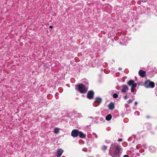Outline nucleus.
<instances>
[{
    "mask_svg": "<svg viewBox=\"0 0 157 157\" xmlns=\"http://www.w3.org/2000/svg\"><path fill=\"white\" fill-rule=\"evenodd\" d=\"M114 149H111L110 150V153L113 157H120V152L122 149L120 146L118 145H112Z\"/></svg>",
    "mask_w": 157,
    "mask_h": 157,
    "instance_id": "f257e3e1",
    "label": "nucleus"
},
{
    "mask_svg": "<svg viewBox=\"0 0 157 157\" xmlns=\"http://www.w3.org/2000/svg\"><path fill=\"white\" fill-rule=\"evenodd\" d=\"M78 90L81 94L86 93L88 90V89L83 84L81 83L77 85Z\"/></svg>",
    "mask_w": 157,
    "mask_h": 157,
    "instance_id": "f03ea898",
    "label": "nucleus"
},
{
    "mask_svg": "<svg viewBox=\"0 0 157 157\" xmlns=\"http://www.w3.org/2000/svg\"><path fill=\"white\" fill-rule=\"evenodd\" d=\"M144 86L146 88H153L155 87V84L154 82L149 80H146L144 84Z\"/></svg>",
    "mask_w": 157,
    "mask_h": 157,
    "instance_id": "7ed1b4c3",
    "label": "nucleus"
},
{
    "mask_svg": "<svg viewBox=\"0 0 157 157\" xmlns=\"http://www.w3.org/2000/svg\"><path fill=\"white\" fill-rule=\"evenodd\" d=\"M79 131L75 129L73 130L71 132V135L73 137H76L79 135Z\"/></svg>",
    "mask_w": 157,
    "mask_h": 157,
    "instance_id": "20e7f679",
    "label": "nucleus"
},
{
    "mask_svg": "<svg viewBox=\"0 0 157 157\" xmlns=\"http://www.w3.org/2000/svg\"><path fill=\"white\" fill-rule=\"evenodd\" d=\"M94 93L92 90H90L87 93V97L89 99H92L93 98Z\"/></svg>",
    "mask_w": 157,
    "mask_h": 157,
    "instance_id": "39448f33",
    "label": "nucleus"
},
{
    "mask_svg": "<svg viewBox=\"0 0 157 157\" xmlns=\"http://www.w3.org/2000/svg\"><path fill=\"white\" fill-rule=\"evenodd\" d=\"M63 152V150L61 149H58L57 151V156L58 157H60Z\"/></svg>",
    "mask_w": 157,
    "mask_h": 157,
    "instance_id": "423d86ee",
    "label": "nucleus"
},
{
    "mask_svg": "<svg viewBox=\"0 0 157 157\" xmlns=\"http://www.w3.org/2000/svg\"><path fill=\"white\" fill-rule=\"evenodd\" d=\"M146 74V71L143 70H140L139 71V74L141 77H144L145 76Z\"/></svg>",
    "mask_w": 157,
    "mask_h": 157,
    "instance_id": "0eeeda50",
    "label": "nucleus"
},
{
    "mask_svg": "<svg viewBox=\"0 0 157 157\" xmlns=\"http://www.w3.org/2000/svg\"><path fill=\"white\" fill-rule=\"evenodd\" d=\"M128 90V88L127 86L123 85L122 86V88L121 90V91L122 93H125Z\"/></svg>",
    "mask_w": 157,
    "mask_h": 157,
    "instance_id": "6e6552de",
    "label": "nucleus"
},
{
    "mask_svg": "<svg viewBox=\"0 0 157 157\" xmlns=\"http://www.w3.org/2000/svg\"><path fill=\"white\" fill-rule=\"evenodd\" d=\"M115 107L114 104L111 102L108 105V108L109 110H113L114 109Z\"/></svg>",
    "mask_w": 157,
    "mask_h": 157,
    "instance_id": "1a4fd4ad",
    "label": "nucleus"
},
{
    "mask_svg": "<svg viewBox=\"0 0 157 157\" xmlns=\"http://www.w3.org/2000/svg\"><path fill=\"white\" fill-rule=\"evenodd\" d=\"M78 136L81 138H84L86 137V135L85 134H84L82 132L79 131Z\"/></svg>",
    "mask_w": 157,
    "mask_h": 157,
    "instance_id": "9d476101",
    "label": "nucleus"
},
{
    "mask_svg": "<svg viewBox=\"0 0 157 157\" xmlns=\"http://www.w3.org/2000/svg\"><path fill=\"white\" fill-rule=\"evenodd\" d=\"M134 81L133 80H130L128 82V84L130 86H132L134 83Z\"/></svg>",
    "mask_w": 157,
    "mask_h": 157,
    "instance_id": "9b49d317",
    "label": "nucleus"
},
{
    "mask_svg": "<svg viewBox=\"0 0 157 157\" xmlns=\"http://www.w3.org/2000/svg\"><path fill=\"white\" fill-rule=\"evenodd\" d=\"M111 118L112 116L110 114L107 115L105 117L106 120L108 121L110 120L111 119Z\"/></svg>",
    "mask_w": 157,
    "mask_h": 157,
    "instance_id": "f8f14e48",
    "label": "nucleus"
},
{
    "mask_svg": "<svg viewBox=\"0 0 157 157\" xmlns=\"http://www.w3.org/2000/svg\"><path fill=\"white\" fill-rule=\"evenodd\" d=\"M102 101L101 99L99 97H97L96 98L95 101L98 103H100Z\"/></svg>",
    "mask_w": 157,
    "mask_h": 157,
    "instance_id": "ddd939ff",
    "label": "nucleus"
},
{
    "mask_svg": "<svg viewBox=\"0 0 157 157\" xmlns=\"http://www.w3.org/2000/svg\"><path fill=\"white\" fill-rule=\"evenodd\" d=\"M107 147L105 145H103L101 147V149L102 151H105L107 149Z\"/></svg>",
    "mask_w": 157,
    "mask_h": 157,
    "instance_id": "4468645a",
    "label": "nucleus"
},
{
    "mask_svg": "<svg viewBox=\"0 0 157 157\" xmlns=\"http://www.w3.org/2000/svg\"><path fill=\"white\" fill-rule=\"evenodd\" d=\"M54 132L55 133L58 134L59 132V129L58 128H56L54 129Z\"/></svg>",
    "mask_w": 157,
    "mask_h": 157,
    "instance_id": "2eb2a0df",
    "label": "nucleus"
},
{
    "mask_svg": "<svg viewBox=\"0 0 157 157\" xmlns=\"http://www.w3.org/2000/svg\"><path fill=\"white\" fill-rule=\"evenodd\" d=\"M113 97L114 98H117L118 97V95L117 93H114L113 94Z\"/></svg>",
    "mask_w": 157,
    "mask_h": 157,
    "instance_id": "dca6fc26",
    "label": "nucleus"
},
{
    "mask_svg": "<svg viewBox=\"0 0 157 157\" xmlns=\"http://www.w3.org/2000/svg\"><path fill=\"white\" fill-rule=\"evenodd\" d=\"M137 86V84L136 83H134L132 85V88H135V87H136Z\"/></svg>",
    "mask_w": 157,
    "mask_h": 157,
    "instance_id": "f3484780",
    "label": "nucleus"
},
{
    "mask_svg": "<svg viewBox=\"0 0 157 157\" xmlns=\"http://www.w3.org/2000/svg\"><path fill=\"white\" fill-rule=\"evenodd\" d=\"M132 100L131 99H129L128 101L127 102L128 104H130V103H132Z\"/></svg>",
    "mask_w": 157,
    "mask_h": 157,
    "instance_id": "a211bd4d",
    "label": "nucleus"
},
{
    "mask_svg": "<svg viewBox=\"0 0 157 157\" xmlns=\"http://www.w3.org/2000/svg\"><path fill=\"white\" fill-rule=\"evenodd\" d=\"M134 90H135V88H132V87H131V91L132 92H134Z\"/></svg>",
    "mask_w": 157,
    "mask_h": 157,
    "instance_id": "6ab92c4d",
    "label": "nucleus"
},
{
    "mask_svg": "<svg viewBox=\"0 0 157 157\" xmlns=\"http://www.w3.org/2000/svg\"><path fill=\"white\" fill-rule=\"evenodd\" d=\"M118 142H121V141H122V139H119L118 140Z\"/></svg>",
    "mask_w": 157,
    "mask_h": 157,
    "instance_id": "aec40b11",
    "label": "nucleus"
},
{
    "mask_svg": "<svg viewBox=\"0 0 157 157\" xmlns=\"http://www.w3.org/2000/svg\"><path fill=\"white\" fill-rule=\"evenodd\" d=\"M127 95H126L125 96V97H124V98L125 99H127Z\"/></svg>",
    "mask_w": 157,
    "mask_h": 157,
    "instance_id": "412c9836",
    "label": "nucleus"
},
{
    "mask_svg": "<svg viewBox=\"0 0 157 157\" xmlns=\"http://www.w3.org/2000/svg\"><path fill=\"white\" fill-rule=\"evenodd\" d=\"M123 157H129V156L128 155H124Z\"/></svg>",
    "mask_w": 157,
    "mask_h": 157,
    "instance_id": "4be33fe9",
    "label": "nucleus"
},
{
    "mask_svg": "<svg viewBox=\"0 0 157 157\" xmlns=\"http://www.w3.org/2000/svg\"><path fill=\"white\" fill-rule=\"evenodd\" d=\"M135 105H137V102H136V101H135Z\"/></svg>",
    "mask_w": 157,
    "mask_h": 157,
    "instance_id": "5701e85b",
    "label": "nucleus"
},
{
    "mask_svg": "<svg viewBox=\"0 0 157 157\" xmlns=\"http://www.w3.org/2000/svg\"><path fill=\"white\" fill-rule=\"evenodd\" d=\"M52 28V25H50L49 26V28Z\"/></svg>",
    "mask_w": 157,
    "mask_h": 157,
    "instance_id": "b1692460",
    "label": "nucleus"
},
{
    "mask_svg": "<svg viewBox=\"0 0 157 157\" xmlns=\"http://www.w3.org/2000/svg\"><path fill=\"white\" fill-rule=\"evenodd\" d=\"M147 118H150V117H148V116H147Z\"/></svg>",
    "mask_w": 157,
    "mask_h": 157,
    "instance_id": "393cba45",
    "label": "nucleus"
}]
</instances>
